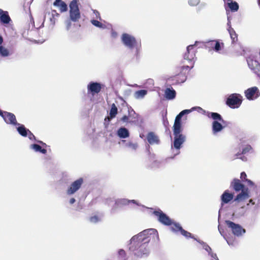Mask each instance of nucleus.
<instances>
[{"label": "nucleus", "mask_w": 260, "mask_h": 260, "mask_svg": "<svg viewBox=\"0 0 260 260\" xmlns=\"http://www.w3.org/2000/svg\"><path fill=\"white\" fill-rule=\"evenodd\" d=\"M159 239L157 230L148 229L134 236L129 241V250L138 257H147L150 253L149 243L157 244Z\"/></svg>", "instance_id": "1"}, {"label": "nucleus", "mask_w": 260, "mask_h": 260, "mask_svg": "<svg viewBox=\"0 0 260 260\" xmlns=\"http://www.w3.org/2000/svg\"><path fill=\"white\" fill-rule=\"evenodd\" d=\"M121 42L126 48L132 50H135V55L137 57L141 51V44L136 38L128 33H123L121 36Z\"/></svg>", "instance_id": "2"}, {"label": "nucleus", "mask_w": 260, "mask_h": 260, "mask_svg": "<svg viewBox=\"0 0 260 260\" xmlns=\"http://www.w3.org/2000/svg\"><path fill=\"white\" fill-rule=\"evenodd\" d=\"M70 19L73 22H77L81 17L77 0H73L69 5Z\"/></svg>", "instance_id": "3"}, {"label": "nucleus", "mask_w": 260, "mask_h": 260, "mask_svg": "<svg viewBox=\"0 0 260 260\" xmlns=\"http://www.w3.org/2000/svg\"><path fill=\"white\" fill-rule=\"evenodd\" d=\"M242 102V96L238 93H232L228 98L226 104L231 108H239Z\"/></svg>", "instance_id": "4"}, {"label": "nucleus", "mask_w": 260, "mask_h": 260, "mask_svg": "<svg viewBox=\"0 0 260 260\" xmlns=\"http://www.w3.org/2000/svg\"><path fill=\"white\" fill-rule=\"evenodd\" d=\"M153 214L157 217L158 221L161 224L166 226H170L173 224V220L160 209L154 211Z\"/></svg>", "instance_id": "5"}, {"label": "nucleus", "mask_w": 260, "mask_h": 260, "mask_svg": "<svg viewBox=\"0 0 260 260\" xmlns=\"http://www.w3.org/2000/svg\"><path fill=\"white\" fill-rule=\"evenodd\" d=\"M102 85L97 82L91 81L87 85V91L88 94L94 96L101 91Z\"/></svg>", "instance_id": "6"}, {"label": "nucleus", "mask_w": 260, "mask_h": 260, "mask_svg": "<svg viewBox=\"0 0 260 260\" xmlns=\"http://www.w3.org/2000/svg\"><path fill=\"white\" fill-rule=\"evenodd\" d=\"M225 223L229 228H231L233 234L237 236H240L245 233V230L239 224L235 223L230 220H226Z\"/></svg>", "instance_id": "7"}, {"label": "nucleus", "mask_w": 260, "mask_h": 260, "mask_svg": "<svg viewBox=\"0 0 260 260\" xmlns=\"http://www.w3.org/2000/svg\"><path fill=\"white\" fill-rule=\"evenodd\" d=\"M186 137L183 135L179 136H174L173 147L175 149L176 152L174 153V156L172 157L174 158L175 156L178 155L180 153V149L182 145L185 141Z\"/></svg>", "instance_id": "8"}, {"label": "nucleus", "mask_w": 260, "mask_h": 260, "mask_svg": "<svg viewBox=\"0 0 260 260\" xmlns=\"http://www.w3.org/2000/svg\"><path fill=\"white\" fill-rule=\"evenodd\" d=\"M83 183V179L82 178H79L72 183L70 186L67 190V193L68 195H72L78 191L81 187Z\"/></svg>", "instance_id": "9"}, {"label": "nucleus", "mask_w": 260, "mask_h": 260, "mask_svg": "<svg viewBox=\"0 0 260 260\" xmlns=\"http://www.w3.org/2000/svg\"><path fill=\"white\" fill-rule=\"evenodd\" d=\"M214 121L212 124V130L213 134H216L221 132L224 128V126L221 123H224L225 121L222 118L220 115V118L218 119H212Z\"/></svg>", "instance_id": "10"}, {"label": "nucleus", "mask_w": 260, "mask_h": 260, "mask_svg": "<svg viewBox=\"0 0 260 260\" xmlns=\"http://www.w3.org/2000/svg\"><path fill=\"white\" fill-rule=\"evenodd\" d=\"M245 95L249 100H254L258 98L260 95V92L258 88L256 86L249 88L245 90Z\"/></svg>", "instance_id": "11"}, {"label": "nucleus", "mask_w": 260, "mask_h": 260, "mask_svg": "<svg viewBox=\"0 0 260 260\" xmlns=\"http://www.w3.org/2000/svg\"><path fill=\"white\" fill-rule=\"evenodd\" d=\"M2 117H3L5 122L7 124L11 125L12 126L15 127L18 123L17 121L16 117L13 113L6 111L4 115H2Z\"/></svg>", "instance_id": "12"}, {"label": "nucleus", "mask_w": 260, "mask_h": 260, "mask_svg": "<svg viewBox=\"0 0 260 260\" xmlns=\"http://www.w3.org/2000/svg\"><path fill=\"white\" fill-rule=\"evenodd\" d=\"M193 111L196 110L199 113H202L203 115L207 116L208 118L211 119H218L220 118V114L216 112H211L204 110L200 107H193Z\"/></svg>", "instance_id": "13"}, {"label": "nucleus", "mask_w": 260, "mask_h": 260, "mask_svg": "<svg viewBox=\"0 0 260 260\" xmlns=\"http://www.w3.org/2000/svg\"><path fill=\"white\" fill-rule=\"evenodd\" d=\"M198 42L196 41L194 45H190L187 47L186 52L184 55V58L189 61H193L195 57V51L193 47L196 46Z\"/></svg>", "instance_id": "14"}, {"label": "nucleus", "mask_w": 260, "mask_h": 260, "mask_svg": "<svg viewBox=\"0 0 260 260\" xmlns=\"http://www.w3.org/2000/svg\"><path fill=\"white\" fill-rule=\"evenodd\" d=\"M230 187L232 188L236 192H239L245 188L244 185L241 182V181L235 178L231 182Z\"/></svg>", "instance_id": "15"}, {"label": "nucleus", "mask_w": 260, "mask_h": 260, "mask_svg": "<svg viewBox=\"0 0 260 260\" xmlns=\"http://www.w3.org/2000/svg\"><path fill=\"white\" fill-rule=\"evenodd\" d=\"M234 198V193H230L229 190H225L221 196V205L228 204Z\"/></svg>", "instance_id": "16"}, {"label": "nucleus", "mask_w": 260, "mask_h": 260, "mask_svg": "<svg viewBox=\"0 0 260 260\" xmlns=\"http://www.w3.org/2000/svg\"><path fill=\"white\" fill-rule=\"evenodd\" d=\"M129 203H133L138 206H140V205L134 200H129L126 199H119L115 201V204L116 207H120L122 206L128 205Z\"/></svg>", "instance_id": "17"}, {"label": "nucleus", "mask_w": 260, "mask_h": 260, "mask_svg": "<svg viewBox=\"0 0 260 260\" xmlns=\"http://www.w3.org/2000/svg\"><path fill=\"white\" fill-rule=\"evenodd\" d=\"M247 62L249 68L251 70H253L254 72H256L257 71H258L259 64L256 60H254L251 57H248L247 59Z\"/></svg>", "instance_id": "18"}, {"label": "nucleus", "mask_w": 260, "mask_h": 260, "mask_svg": "<svg viewBox=\"0 0 260 260\" xmlns=\"http://www.w3.org/2000/svg\"><path fill=\"white\" fill-rule=\"evenodd\" d=\"M116 135L120 139H126L129 137V132L126 128L121 127L117 131Z\"/></svg>", "instance_id": "19"}, {"label": "nucleus", "mask_w": 260, "mask_h": 260, "mask_svg": "<svg viewBox=\"0 0 260 260\" xmlns=\"http://www.w3.org/2000/svg\"><path fill=\"white\" fill-rule=\"evenodd\" d=\"M147 140L150 145L158 144V137L153 132H149L147 135Z\"/></svg>", "instance_id": "20"}, {"label": "nucleus", "mask_w": 260, "mask_h": 260, "mask_svg": "<svg viewBox=\"0 0 260 260\" xmlns=\"http://www.w3.org/2000/svg\"><path fill=\"white\" fill-rule=\"evenodd\" d=\"M241 192L239 193L235 199V201H240L250 197L248 193V188L247 187L241 190Z\"/></svg>", "instance_id": "21"}, {"label": "nucleus", "mask_w": 260, "mask_h": 260, "mask_svg": "<svg viewBox=\"0 0 260 260\" xmlns=\"http://www.w3.org/2000/svg\"><path fill=\"white\" fill-rule=\"evenodd\" d=\"M176 91L173 88H167L165 91V97L168 100H172L176 97Z\"/></svg>", "instance_id": "22"}, {"label": "nucleus", "mask_w": 260, "mask_h": 260, "mask_svg": "<svg viewBox=\"0 0 260 260\" xmlns=\"http://www.w3.org/2000/svg\"><path fill=\"white\" fill-rule=\"evenodd\" d=\"M18 133L22 137H26L28 135L29 129L26 128L24 125L18 123L15 126Z\"/></svg>", "instance_id": "23"}, {"label": "nucleus", "mask_w": 260, "mask_h": 260, "mask_svg": "<svg viewBox=\"0 0 260 260\" xmlns=\"http://www.w3.org/2000/svg\"><path fill=\"white\" fill-rule=\"evenodd\" d=\"M0 20L1 22L4 24H8L11 21L8 12L4 11L1 9H0Z\"/></svg>", "instance_id": "24"}, {"label": "nucleus", "mask_w": 260, "mask_h": 260, "mask_svg": "<svg viewBox=\"0 0 260 260\" xmlns=\"http://www.w3.org/2000/svg\"><path fill=\"white\" fill-rule=\"evenodd\" d=\"M53 5L59 7L61 12H66L68 10L67 5L62 0H55Z\"/></svg>", "instance_id": "25"}, {"label": "nucleus", "mask_w": 260, "mask_h": 260, "mask_svg": "<svg viewBox=\"0 0 260 260\" xmlns=\"http://www.w3.org/2000/svg\"><path fill=\"white\" fill-rule=\"evenodd\" d=\"M29 148L34 150L36 152H40L42 154H46L47 153V150L44 148H42L41 146L37 144H31L29 146Z\"/></svg>", "instance_id": "26"}, {"label": "nucleus", "mask_w": 260, "mask_h": 260, "mask_svg": "<svg viewBox=\"0 0 260 260\" xmlns=\"http://www.w3.org/2000/svg\"><path fill=\"white\" fill-rule=\"evenodd\" d=\"M227 4L232 11L236 12L238 11L239 5L237 2H234L232 0H228Z\"/></svg>", "instance_id": "27"}, {"label": "nucleus", "mask_w": 260, "mask_h": 260, "mask_svg": "<svg viewBox=\"0 0 260 260\" xmlns=\"http://www.w3.org/2000/svg\"><path fill=\"white\" fill-rule=\"evenodd\" d=\"M171 225V230L175 234H177L178 232L181 233L182 232V230H183L179 223L174 222L173 221V224Z\"/></svg>", "instance_id": "28"}, {"label": "nucleus", "mask_w": 260, "mask_h": 260, "mask_svg": "<svg viewBox=\"0 0 260 260\" xmlns=\"http://www.w3.org/2000/svg\"><path fill=\"white\" fill-rule=\"evenodd\" d=\"M121 143H124L125 146L132 150H136L138 148V144L132 142H126L125 140H122Z\"/></svg>", "instance_id": "29"}, {"label": "nucleus", "mask_w": 260, "mask_h": 260, "mask_svg": "<svg viewBox=\"0 0 260 260\" xmlns=\"http://www.w3.org/2000/svg\"><path fill=\"white\" fill-rule=\"evenodd\" d=\"M228 30L230 34L232 43L234 44L238 40L237 35L232 27H229Z\"/></svg>", "instance_id": "30"}, {"label": "nucleus", "mask_w": 260, "mask_h": 260, "mask_svg": "<svg viewBox=\"0 0 260 260\" xmlns=\"http://www.w3.org/2000/svg\"><path fill=\"white\" fill-rule=\"evenodd\" d=\"M147 93V91L145 89H141L136 91L134 93V97L136 99H143Z\"/></svg>", "instance_id": "31"}, {"label": "nucleus", "mask_w": 260, "mask_h": 260, "mask_svg": "<svg viewBox=\"0 0 260 260\" xmlns=\"http://www.w3.org/2000/svg\"><path fill=\"white\" fill-rule=\"evenodd\" d=\"M118 109L115 104H112L110 111L109 115L111 118H114L117 115Z\"/></svg>", "instance_id": "32"}, {"label": "nucleus", "mask_w": 260, "mask_h": 260, "mask_svg": "<svg viewBox=\"0 0 260 260\" xmlns=\"http://www.w3.org/2000/svg\"><path fill=\"white\" fill-rule=\"evenodd\" d=\"M181 124H174L173 125V133L174 136L181 135Z\"/></svg>", "instance_id": "33"}, {"label": "nucleus", "mask_w": 260, "mask_h": 260, "mask_svg": "<svg viewBox=\"0 0 260 260\" xmlns=\"http://www.w3.org/2000/svg\"><path fill=\"white\" fill-rule=\"evenodd\" d=\"M197 241L203 245V248L208 252V254L211 256V253H214L212 252V249L207 244L200 240H197Z\"/></svg>", "instance_id": "34"}, {"label": "nucleus", "mask_w": 260, "mask_h": 260, "mask_svg": "<svg viewBox=\"0 0 260 260\" xmlns=\"http://www.w3.org/2000/svg\"><path fill=\"white\" fill-rule=\"evenodd\" d=\"M91 23L92 25H93L94 26H95L97 27H99V28H103V29H105L106 27V26L105 24L102 23L98 20L92 19L91 20Z\"/></svg>", "instance_id": "35"}, {"label": "nucleus", "mask_w": 260, "mask_h": 260, "mask_svg": "<svg viewBox=\"0 0 260 260\" xmlns=\"http://www.w3.org/2000/svg\"><path fill=\"white\" fill-rule=\"evenodd\" d=\"M0 54L3 57H7L9 55L10 53L9 50L7 48L1 45Z\"/></svg>", "instance_id": "36"}, {"label": "nucleus", "mask_w": 260, "mask_h": 260, "mask_svg": "<svg viewBox=\"0 0 260 260\" xmlns=\"http://www.w3.org/2000/svg\"><path fill=\"white\" fill-rule=\"evenodd\" d=\"M214 42H215V45L214 46V50L216 52H218L219 50H221V45L223 46V43L220 44L218 41H211V45H212V44L214 43Z\"/></svg>", "instance_id": "37"}, {"label": "nucleus", "mask_w": 260, "mask_h": 260, "mask_svg": "<svg viewBox=\"0 0 260 260\" xmlns=\"http://www.w3.org/2000/svg\"><path fill=\"white\" fill-rule=\"evenodd\" d=\"M253 151V148L251 145L247 144L244 146L242 149V153L245 154L248 152H252Z\"/></svg>", "instance_id": "38"}, {"label": "nucleus", "mask_w": 260, "mask_h": 260, "mask_svg": "<svg viewBox=\"0 0 260 260\" xmlns=\"http://www.w3.org/2000/svg\"><path fill=\"white\" fill-rule=\"evenodd\" d=\"M180 234L186 238H192L197 241L198 240L197 239L195 238L190 233L184 230V229L182 230V232H181Z\"/></svg>", "instance_id": "39"}, {"label": "nucleus", "mask_w": 260, "mask_h": 260, "mask_svg": "<svg viewBox=\"0 0 260 260\" xmlns=\"http://www.w3.org/2000/svg\"><path fill=\"white\" fill-rule=\"evenodd\" d=\"M128 116L132 118L133 119H137L138 115L135 112V111L131 107L128 108Z\"/></svg>", "instance_id": "40"}, {"label": "nucleus", "mask_w": 260, "mask_h": 260, "mask_svg": "<svg viewBox=\"0 0 260 260\" xmlns=\"http://www.w3.org/2000/svg\"><path fill=\"white\" fill-rule=\"evenodd\" d=\"M245 208L244 206L243 207H241L240 208H239V209H238L236 212H235V214L238 215V216H243L244 213H245Z\"/></svg>", "instance_id": "41"}, {"label": "nucleus", "mask_w": 260, "mask_h": 260, "mask_svg": "<svg viewBox=\"0 0 260 260\" xmlns=\"http://www.w3.org/2000/svg\"><path fill=\"white\" fill-rule=\"evenodd\" d=\"M59 14L56 12V10H52L51 12H47L45 16L44 19L47 18V16H54V17H58Z\"/></svg>", "instance_id": "42"}, {"label": "nucleus", "mask_w": 260, "mask_h": 260, "mask_svg": "<svg viewBox=\"0 0 260 260\" xmlns=\"http://www.w3.org/2000/svg\"><path fill=\"white\" fill-rule=\"evenodd\" d=\"M192 111H193V109L191 108L190 109H185L182 110L181 112L179 113V114L182 117L183 115L189 114Z\"/></svg>", "instance_id": "43"}, {"label": "nucleus", "mask_w": 260, "mask_h": 260, "mask_svg": "<svg viewBox=\"0 0 260 260\" xmlns=\"http://www.w3.org/2000/svg\"><path fill=\"white\" fill-rule=\"evenodd\" d=\"M200 0H188V4L191 6H196L199 4Z\"/></svg>", "instance_id": "44"}, {"label": "nucleus", "mask_w": 260, "mask_h": 260, "mask_svg": "<svg viewBox=\"0 0 260 260\" xmlns=\"http://www.w3.org/2000/svg\"><path fill=\"white\" fill-rule=\"evenodd\" d=\"M89 220L90 222L95 223L100 221V219L98 216L95 215L90 218Z\"/></svg>", "instance_id": "45"}, {"label": "nucleus", "mask_w": 260, "mask_h": 260, "mask_svg": "<svg viewBox=\"0 0 260 260\" xmlns=\"http://www.w3.org/2000/svg\"><path fill=\"white\" fill-rule=\"evenodd\" d=\"M72 20L70 19L65 21L66 29L69 30L72 26Z\"/></svg>", "instance_id": "46"}, {"label": "nucleus", "mask_w": 260, "mask_h": 260, "mask_svg": "<svg viewBox=\"0 0 260 260\" xmlns=\"http://www.w3.org/2000/svg\"><path fill=\"white\" fill-rule=\"evenodd\" d=\"M218 231H219V232L220 234H221V235L222 236H223V237L224 238V239H225V240H226V242H227L228 244L229 245H230L231 244H230V243L229 241L228 240H227V239H226V238L225 236L224 235V234H223V230L221 229V228L220 226V225H218Z\"/></svg>", "instance_id": "47"}, {"label": "nucleus", "mask_w": 260, "mask_h": 260, "mask_svg": "<svg viewBox=\"0 0 260 260\" xmlns=\"http://www.w3.org/2000/svg\"><path fill=\"white\" fill-rule=\"evenodd\" d=\"M182 116L179 114L175 118L174 124H181V119Z\"/></svg>", "instance_id": "48"}, {"label": "nucleus", "mask_w": 260, "mask_h": 260, "mask_svg": "<svg viewBox=\"0 0 260 260\" xmlns=\"http://www.w3.org/2000/svg\"><path fill=\"white\" fill-rule=\"evenodd\" d=\"M129 116L126 115H124L122 118H121L120 120L122 121L123 123H128L131 122L129 121Z\"/></svg>", "instance_id": "49"}, {"label": "nucleus", "mask_w": 260, "mask_h": 260, "mask_svg": "<svg viewBox=\"0 0 260 260\" xmlns=\"http://www.w3.org/2000/svg\"><path fill=\"white\" fill-rule=\"evenodd\" d=\"M27 136L28 137L29 139L30 140H36L35 136L30 131H29Z\"/></svg>", "instance_id": "50"}, {"label": "nucleus", "mask_w": 260, "mask_h": 260, "mask_svg": "<svg viewBox=\"0 0 260 260\" xmlns=\"http://www.w3.org/2000/svg\"><path fill=\"white\" fill-rule=\"evenodd\" d=\"M246 177L247 175L244 172H243L241 173L240 178L243 181H246V179H247Z\"/></svg>", "instance_id": "51"}, {"label": "nucleus", "mask_w": 260, "mask_h": 260, "mask_svg": "<svg viewBox=\"0 0 260 260\" xmlns=\"http://www.w3.org/2000/svg\"><path fill=\"white\" fill-rule=\"evenodd\" d=\"M47 18H48L50 19V22L54 25L55 23V18L54 16H47Z\"/></svg>", "instance_id": "52"}, {"label": "nucleus", "mask_w": 260, "mask_h": 260, "mask_svg": "<svg viewBox=\"0 0 260 260\" xmlns=\"http://www.w3.org/2000/svg\"><path fill=\"white\" fill-rule=\"evenodd\" d=\"M93 12L94 14L95 15L96 18L100 19H101L100 13L97 10H93Z\"/></svg>", "instance_id": "53"}, {"label": "nucleus", "mask_w": 260, "mask_h": 260, "mask_svg": "<svg viewBox=\"0 0 260 260\" xmlns=\"http://www.w3.org/2000/svg\"><path fill=\"white\" fill-rule=\"evenodd\" d=\"M118 255L119 256L121 257L122 258L124 257L125 255V251L123 249H120L118 251Z\"/></svg>", "instance_id": "54"}, {"label": "nucleus", "mask_w": 260, "mask_h": 260, "mask_svg": "<svg viewBox=\"0 0 260 260\" xmlns=\"http://www.w3.org/2000/svg\"><path fill=\"white\" fill-rule=\"evenodd\" d=\"M211 257L212 258V260H219L216 253H211Z\"/></svg>", "instance_id": "55"}, {"label": "nucleus", "mask_w": 260, "mask_h": 260, "mask_svg": "<svg viewBox=\"0 0 260 260\" xmlns=\"http://www.w3.org/2000/svg\"><path fill=\"white\" fill-rule=\"evenodd\" d=\"M246 182H247L248 185L249 186H253L254 185V183L249 179H246Z\"/></svg>", "instance_id": "56"}, {"label": "nucleus", "mask_w": 260, "mask_h": 260, "mask_svg": "<svg viewBox=\"0 0 260 260\" xmlns=\"http://www.w3.org/2000/svg\"><path fill=\"white\" fill-rule=\"evenodd\" d=\"M75 201L76 200L74 198H71L69 201V203L70 204H73Z\"/></svg>", "instance_id": "57"}, {"label": "nucleus", "mask_w": 260, "mask_h": 260, "mask_svg": "<svg viewBox=\"0 0 260 260\" xmlns=\"http://www.w3.org/2000/svg\"><path fill=\"white\" fill-rule=\"evenodd\" d=\"M117 32L114 31H112V33H111V35H112V37H113V38H115L117 36Z\"/></svg>", "instance_id": "58"}, {"label": "nucleus", "mask_w": 260, "mask_h": 260, "mask_svg": "<svg viewBox=\"0 0 260 260\" xmlns=\"http://www.w3.org/2000/svg\"><path fill=\"white\" fill-rule=\"evenodd\" d=\"M206 6V3H202L200 4V7L201 8H203V7H205Z\"/></svg>", "instance_id": "59"}, {"label": "nucleus", "mask_w": 260, "mask_h": 260, "mask_svg": "<svg viewBox=\"0 0 260 260\" xmlns=\"http://www.w3.org/2000/svg\"><path fill=\"white\" fill-rule=\"evenodd\" d=\"M228 22L227 24H228V27H232L231 24V21L230 20L229 17L228 18Z\"/></svg>", "instance_id": "60"}, {"label": "nucleus", "mask_w": 260, "mask_h": 260, "mask_svg": "<svg viewBox=\"0 0 260 260\" xmlns=\"http://www.w3.org/2000/svg\"><path fill=\"white\" fill-rule=\"evenodd\" d=\"M5 111H2V110H0V116H1V117H2V115H4V114L5 113Z\"/></svg>", "instance_id": "61"}, {"label": "nucleus", "mask_w": 260, "mask_h": 260, "mask_svg": "<svg viewBox=\"0 0 260 260\" xmlns=\"http://www.w3.org/2000/svg\"><path fill=\"white\" fill-rule=\"evenodd\" d=\"M3 42V37L0 36V44H2Z\"/></svg>", "instance_id": "62"}, {"label": "nucleus", "mask_w": 260, "mask_h": 260, "mask_svg": "<svg viewBox=\"0 0 260 260\" xmlns=\"http://www.w3.org/2000/svg\"><path fill=\"white\" fill-rule=\"evenodd\" d=\"M37 142H38V143H39L40 144H42V145H45V146H46V144L45 143H43V142L42 141H38Z\"/></svg>", "instance_id": "63"}, {"label": "nucleus", "mask_w": 260, "mask_h": 260, "mask_svg": "<svg viewBox=\"0 0 260 260\" xmlns=\"http://www.w3.org/2000/svg\"><path fill=\"white\" fill-rule=\"evenodd\" d=\"M249 203H251V204H252L253 205V204H254V202H253V200H251V199H250V200H249Z\"/></svg>", "instance_id": "64"}]
</instances>
